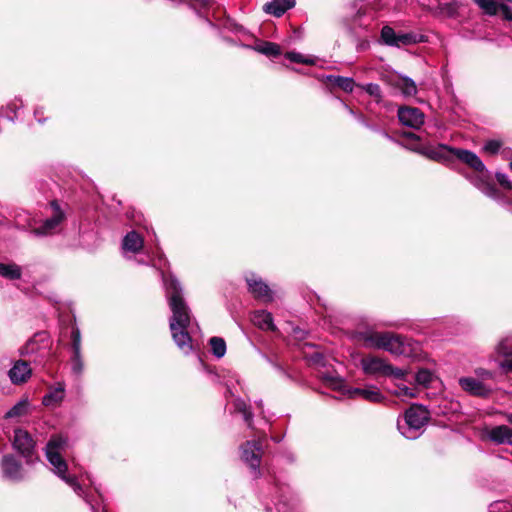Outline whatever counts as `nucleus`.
Returning a JSON list of instances; mask_svg holds the SVG:
<instances>
[{
	"mask_svg": "<svg viewBox=\"0 0 512 512\" xmlns=\"http://www.w3.org/2000/svg\"><path fill=\"white\" fill-rule=\"evenodd\" d=\"M347 394L352 397H361L369 402L379 403L384 399L380 389L376 386H367L365 388L348 389Z\"/></svg>",
	"mask_w": 512,
	"mask_h": 512,
	"instance_id": "a211bd4d",
	"label": "nucleus"
},
{
	"mask_svg": "<svg viewBox=\"0 0 512 512\" xmlns=\"http://www.w3.org/2000/svg\"><path fill=\"white\" fill-rule=\"evenodd\" d=\"M295 6V0H272L266 3L263 10L275 17H281L287 10Z\"/></svg>",
	"mask_w": 512,
	"mask_h": 512,
	"instance_id": "aec40b11",
	"label": "nucleus"
},
{
	"mask_svg": "<svg viewBox=\"0 0 512 512\" xmlns=\"http://www.w3.org/2000/svg\"><path fill=\"white\" fill-rule=\"evenodd\" d=\"M34 446L35 442L27 431L20 428L14 431L13 447L26 459L27 464L33 462Z\"/></svg>",
	"mask_w": 512,
	"mask_h": 512,
	"instance_id": "0eeeda50",
	"label": "nucleus"
},
{
	"mask_svg": "<svg viewBox=\"0 0 512 512\" xmlns=\"http://www.w3.org/2000/svg\"><path fill=\"white\" fill-rule=\"evenodd\" d=\"M64 396L65 386L63 383H58L56 387L43 397L42 403L45 406H56L63 401Z\"/></svg>",
	"mask_w": 512,
	"mask_h": 512,
	"instance_id": "b1692460",
	"label": "nucleus"
},
{
	"mask_svg": "<svg viewBox=\"0 0 512 512\" xmlns=\"http://www.w3.org/2000/svg\"><path fill=\"white\" fill-rule=\"evenodd\" d=\"M52 215L47 218L43 224L32 230V233L37 236H46L55 233L64 220V212L61 210L56 201L51 202Z\"/></svg>",
	"mask_w": 512,
	"mask_h": 512,
	"instance_id": "6e6552de",
	"label": "nucleus"
},
{
	"mask_svg": "<svg viewBox=\"0 0 512 512\" xmlns=\"http://www.w3.org/2000/svg\"><path fill=\"white\" fill-rule=\"evenodd\" d=\"M489 439L497 444L512 445V429L506 425L496 426L490 430Z\"/></svg>",
	"mask_w": 512,
	"mask_h": 512,
	"instance_id": "4be33fe9",
	"label": "nucleus"
},
{
	"mask_svg": "<svg viewBox=\"0 0 512 512\" xmlns=\"http://www.w3.org/2000/svg\"><path fill=\"white\" fill-rule=\"evenodd\" d=\"M499 10L502 11L504 19L512 21V8L505 4H500Z\"/></svg>",
	"mask_w": 512,
	"mask_h": 512,
	"instance_id": "a18cd8bd",
	"label": "nucleus"
},
{
	"mask_svg": "<svg viewBox=\"0 0 512 512\" xmlns=\"http://www.w3.org/2000/svg\"><path fill=\"white\" fill-rule=\"evenodd\" d=\"M470 181L485 195L494 199L499 198L498 189L494 184L488 182L484 175L470 178Z\"/></svg>",
	"mask_w": 512,
	"mask_h": 512,
	"instance_id": "393cba45",
	"label": "nucleus"
},
{
	"mask_svg": "<svg viewBox=\"0 0 512 512\" xmlns=\"http://www.w3.org/2000/svg\"><path fill=\"white\" fill-rule=\"evenodd\" d=\"M361 367L367 375L385 376L388 362L380 357L368 355L361 359Z\"/></svg>",
	"mask_w": 512,
	"mask_h": 512,
	"instance_id": "ddd939ff",
	"label": "nucleus"
},
{
	"mask_svg": "<svg viewBox=\"0 0 512 512\" xmlns=\"http://www.w3.org/2000/svg\"><path fill=\"white\" fill-rule=\"evenodd\" d=\"M399 394L400 395H404V396H409V397H413L414 396V393L411 391V389L406 387V386L399 387Z\"/></svg>",
	"mask_w": 512,
	"mask_h": 512,
	"instance_id": "49530a36",
	"label": "nucleus"
},
{
	"mask_svg": "<svg viewBox=\"0 0 512 512\" xmlns=\"http://www.w3.org/2000/svg\"><path fill=\"white\" fill-rule=\"evenodd\" d=\"M212 353L217 358H222L226 353V343L220 337H212L209 341Z\"/></svg>",
	"mask_w": 512,
	"mask_h": 512,
	"instance_id": "473e14b6",
	"label": "nucleus"
},
{
	"mask_svg": "<svg viewBox=\"0 0 512 512\" xmlns=\"http://www.w3.org/2000/svg\"><path fill=\"white\" fill-rule=\"evenodd\" d=\"M453 151V147L444 144H439L435 147H423L421 150H419V152L427 158L440 162L449 161L451 156H453Z\"/></svg>",
	"mask_w": 512,
	"mask_h": 512,
	"instance_id": "2eb2a0df",
	"label": "nucleus"
},
{
	"mask_svg": "<svg viewBox=\"0 0 512 512\" xmlns=\"http://www.w3.org/2000/svg\"><path fill=\"white\" fill-rule=\"evenodd\" d=\"M253 324L261 330L275 331L276 326L273 322L272 314L265 310H258L252 314L251 318Z\"/></svg>",
	"mask_w": 512,
	"mask_h": 512,
	"instance_id": "412c9836",
	"label": "nucleus"
},
{
	"mask_svg": "<svg viewBox=\"0 0 512 512\" xmlns=\"http://www.w3.org/2000/svg\"><path fill=\"white\" fill-rule=\"evenodd\" d=\"M434 375L428 369H420L415 376V380L418 384L428 387L433 381Z\"/></svg>",
	"mask_w": 512,
	"mask_h": 512,
	"instance_id": "f704fd0d",
	"label": "nucleus"
},
{
	"mask_svg": "<svg viewBox=\"0 0 512 512\" xmlns=\"http://www.w3.org/2000/svg\"><path fill=\"white\" fill-rule=\"evenodd\" d=\"M0 275L11 280L19 279L21 277V268L16 264L0 263Z\"/></svg>",
	"mask_w": 512,
	"mask_h": 512,
	"instance_id": "cd10ccee",
	"label": "nucleus"
},
{
	"mask_svg": "<svg viewBox=\"0 0 512 512\" xmlns=\"http://www.w3.org/2000/svg\"><path fill=\"white\" fill-rule=\"evenodd\" d=\"M406 136H407L408 138H410V139H413V140H417V139H419V137H418L416 134L411 133V132H410V133H407V134H406Z\"/></svg>",
	"mask_w": 512,
	"mask_h": 512,
	"instance_id": "09e8293b",
	"label": "nucleus"
},
{
	"mask_svg": "<svg viewBox=\"0 0 512 512\" xmlns=\"http://www.w3.org/2000/svg\"><path fill=\"white\" fill-rule=\"evenodd\" d=\"M406 373H407L406 370H403V369H400V368H397V367H393L392 365H390L388 363V368L386 370L385 376L386 377H392V378H395V379H403L405 377Z\"/></svg>",
	"mask_w": 512,
	"mask_h": 512,
	"instance_id": "a19ab883",
	"label": "nucleus"
},
{
	"mask_svg": "<svg viewBox=\"0 0 512 512\" xmlns=\"http://www.w3.org/2000/svg\"><path fill=\"white\" fill-rule=\"evenodd\" d=\"M29 408V401L22 399L17 402L10 410L5 414V418L21 417L27 414Z\"/></svg>",
	"mask_w": 512,
	"mask_h": 512,
	"instance_id": "bb28decb",
	"label": "nucleus"
},
{
	"mask_svg": "<svg viewBox=\"0 0 512 512\" xmlns=\"http://www.w3.org/2000/svg\"><path fill=\"white\" fill-rule=\"evenodd\" d=\"M234 409L235 411L241 413L243 415L244 420L247 422L248 426L252 428V418L253 414L250 412L246 402L242 399L237 398L234 401Z\"/></svg>",
	"mask_w": 512,
	"mask_h": 512,
	"instance_id": "7c9ffc66",
	"label": "nucleus"
},
{
	"mask_svg": "<svg viewBox=\"0 0 512 512\" xmlns=\"http://www.w3.org/2000/svg\"><path fill=\"white\" fill-rule=\"evenodd\" d=\"M509 167L512 170V161L510 162Z\"/></svg>",
	"mask_w": 512,
	"mask_h": 512,
	"instance_id": "5fc2aeb1",
	"label": "nucleus"
},
{
	"mask_svg": "<svg viewBox=\"0 0 512 512\" xmlns=\"http://www.w3.org/2000/svg\"><path fill=\"white\" fill-rule=\"evenodd\" d=\"M473 2L477 4L487 15L494 16L499 11L500 4L495 0H473Z\"/></svg>",
	"mask_w": 512,
	"mask_h": 512,
	"instance_id": "2f4dec72",
	"label": "nucleus"
},
{
	"mask_svg": "<svg viewBox=\"0 0 512 512\" xmlns=\"http://www.w3.org/2000/svg\"><path fill=\"white\" fill-rule=\"evenodd\" d=\"M495 352L497 355L505 357L506 359L499 362V367L505 372H512V336L502 339L496 346Z\"/></svg>",
	"mask_w": 512,
	"mask_h": 512,
	"instance_id": "dca6fc26",
	"label": "nucleus"
},
{
	"mask_svg": "<svg viewBox=\"0 0 512 512\" xmlns=\"http://www.w3.org/2000/svg\"><path fill=\"white\" fill-rule=\"evenodd\" d=\"M475 374L478 377V379L481 381L494 378V373L489 370H486L484 368H477L475 370Z\"/></svg>",
	"mask_w": 512,
	"mask_h": 512,
	"instance_id": "37998d69",
	"label": "nucleus"
},
{
	"mask_svg": "<svg viewBox=\"0 0 512 512\" xmlns=\"http://www.w3.org/2000/svg\"><path fill=\"white\" fill-rule=\"evenodd\" d=\"M345 108L349 111V113H350V114L354 115V116L357 118V120H358L359 122H361V123H363L364 125H366L367 127H369V126L365 123L364 117H363L361 114H359V115L355 114V113H354V111H353L352 109H350V108H349L348 106H346V105H345Z\"/></svg>",
	"mask_w": 512,
	"mask_h": 512,
	"instance_id": "de8ad7c7",
	"label": "nucleus"
},
{
	"mask_svg": "<svg viewBox=\"0 0 512 512\" xmlns=\"http://www.w3.org/2000/svg\"><path fill=\"white\" fill-rule=\"evenodd\" d=\"M322 380L327 386L331 387L332 389L341 391L343 393H347V391L345 390L344 380L341 377L331 374H324L322 375Z\"/></svg>",
	"mask_w": 512,
	"mask_h": 512,
	"instance_id": "c756f323",
	"label": "nucleus"
},
{
	"mask_svg": "<svg viewBox=\"0 0 512 512\" xmlns=\"http://www.w3.org/2000/svg\"><path fill=\"white\" fill-rule=\"evenodd\" d=\"M0 466L5 479L17 482L24 478V470L21 463L12 455H4Z\"/></svg>",
	"mask_w": 512,
	"mask_h": 512,
	"instance_id": "1a4fd4ad",
	"label": "nucleus"
},
{
	"mask_svg": "<svg viewBox=\"0 0 512 512\" xmlns=\"http://www.w3.org/2000/svg\"><path fill=\"white\" fill-rule=\"evenodd\" d=\"M458 382L465 392L473 396L487 397L492 392V388L489 385L473 377H461Z\"/></svg>",
	"mask_w": 512,
	"mask_h": 512,
	"instance_id": "9d476101",
	"label": "nucleus"
},
{
	"mask_svg": "<svg viewBox=\"0 0 512 512\" xmlns=\"http://www.w3.org/2000/svg\"><path fill=\"white\" fill-rule=\"evenodd\" d=\"M453 156H455L457 159H459L460 161H462L475 171L482 174L487 173L483 161L479 158V156L476 153L466 149L454 148Z\"/></svg>",
	"mask_w": 512,
	"mask_h": 512,
	"instance_id": "4468645a",
	"label": "nucleus"
},
{
	"mask_svg": "<svg viewBox=\"0 0 512 512\" xmlns=\"http://www.w3.org/2000/svg\"><path fill=\"white\" fill-rule=\"evenodd\" d=\"M211 3H212V0H192L190 5L193 9H196L197 7H200V8L209 7Z\"/></svg>",
	"mask_w": 512,
	"mask_h": 512,
	"instance_id": "c03bdc74",
	"label": "nucleus"
},
{
	"mask_svg": "<svg viewBox=\"0 0 512 512\" xmlns=\"http://www.w3.org/2000/svg\"><path fill=\"white\" fill-rule=\"evenodd\" d=\"M31 369L26 361L18 360L9 370L8 375L13 384L25 383L31 376Z\"/></svg>",
	"mask_w": 512,
	"mask_h": 512,
	"instance_id": "f3484780",
	"label": "nucleus"
},
{
	"mask_svg": "<svg viewBox=\"0 0 512 512\" xmlns=\"http://www.w3.org/2000/svg\"><path fill=\"white\" fill-rule=\"evenodd\" d=\"M510 152H511V150H510V149H504V150L502 151V153H504L505 155H508Z\"/></svg>",
	"mask_w": 512,
	"mask_h": 512,
	"instance_id": "3c124183",
	"label": "nucleus"
},
{
	"mask_svg": "<svg viewBox=\"0 0 512 512\" xmlns=\"http://www.w3.org/2000/svg\"><path fill=\"white\" fill-rule=\"evenodd\" d=\"M68 443L67 439L61 435L52 436L46 445V457L52 466V471L68 484L73 491L90 505L92 512H98L95 505L85 495L82 486L78 483L75 475L67 474V463L63 459L61 453L65 451Z\"/></svg>",
	"mask_w": 512,
	"mask_h": 512,
	"instance_id": "f03ea898",
	"label": "nucleus"
},
{
	"mask_svg": "<svg viewBox=\"0 0 512 512\" xmlns=\"http://www.w3.org/2000/svg\"><path fill=\"white\" fill-rule=\"evenodd\" d=\"M329 79H333L334 84L345 92H352L355 86L354 80L349 77L330 76Z\"/></svg>",
	"mask_w": 512,
	"mask_h": 512,
	"instance_id": "72a5a7b5",
	"label": "nucleus"
},
{
	"mask_svg": "<svg viewBox=\"0 0 512 512\" xmlns=\"http://www.w3.org/2000/svg\"><path fill=\"white\" fill-rule=\"evenodd\" d=\"M257 52L266 56L276 57L281 54L280 46L273 42L263 41L253 47Z\"/></svg>",
	"mask_w": 512,
	"mask_h": 512,
	"instance_id": "a878e982",
	"label": "nucleus"
},
{
	"mask_svg": "<svg viewBox=\"0 0 512 512\" xmlns=\"http://www.w3.org/2000/svg\"><path fill=\"white\" fill-rule=\"evenodd\" d=\"M429 411L421 405H413L405 412L404 423H398V429L407 439H416L429 420Z\"/></svg>",
	"mask_w": 512,
	"mask_h": 512,
	"instance_id": "20e7f679",
	"label": "nucleus"
},
{
	"mask_svg": "<svg viewBox=\"0 0 512 512\" xmlns=\"http://www.w3.org/2000/svg\"><path fill=\"white\" fill-rule=\"evenodd\" d=\"M392 85L399 89L405 97L415 96L418 91L416 83L407 76H397L392 81Z\"/></svg>",
	"mask_w": 512,
	"mask_h": 512,
	"instance_id": "5701e85b",
	"label": "nucleus"
},
{
	"mask_svg": "<svg viewBox=\"0 0 512 512\" xmlns=\"http://www.w3.org/2000/svg\"><path fill=\"white\" fill-rule=\"evenodd\" d=\"M398 119L404 126L419 129L424 123V114L415 107H401L398 110Z\"/></svg>",
	"mask_w": 512,
	"mask_h": 512,
	"instance_id": "9b49d317",
	"label": "nucleus"
},
{
	"mask_svg": "<svg viewBox=\"0 0 512 512\" xmlns=\"http://www.w3.org/2000/svg\"><path fill=\"white\" fill-rule=\"evenodd\" d=\"M143 245V238L135 231L127 233L122 241V248L125 253L137 254L142 250Z\"/></svg>",
	"mask_w": 512,
	"mask_h": 512,
	"instance_id": "6ab92c4d",
	"label": "nucleus"
},
{
	"mask_svg": "<svg viewBox=\"0 0 512 512\" xmlns=\"http://www.w3.org/2000/svg\"><path fill=\"white\" fill-rule=\"evenodd\" d=\"M249 292L258 300L271 302L273 300L272 291L266 283L255 275L246 278Z\"/></svg>",
	"mask_w": 512,
	"mask_h": 512,
	"instance_id": "f8f14e48",
	"label": "nucleus"
},
{
	"mask_svg": "<svg viewBox=\"0 0 512 512\" xmlns=\"http://www.w3.org/2000/svg\"><path fill=\"white\" fill-rule=\"evenodd\" d=\"M262 444L258 440L246 441L241 446V459L251 468L254 477L260 476Z\"/></svg>",
	"mask_w": 512,
	"mask_h": 512,
	"instance_id": "423d86ee",
	"label": "nucleus"
},
{
	"mask_svg": "<svg viewBox=\"0 0 512 512\" xmlns=\"http://www.w3.org/2000/svg\"><path fill=\"white\" fill-rule=\"evenodd\" d=\"M501 148L502 142L500 140L491 139L486 141V143L483 146V151L490 155H495L498 152H500Z\"/></svg>",
	"mask_w": 512,
	"mask_h": 512,
	"instance_id": "e433bc0d",
	"label": "nucleus"
},
{
	"mask_svg": "<svg viewBox=\"0 0 512 512\" xmlns=\"http://www.w3.org/2000/svg\"><path fill=\"white\" fill-rule=\"evenodd\" d=\"M364 342L368 348L383 349L397 356L410 357L419 349L416 341L390 332L370 334L365 337Z\"/></svg>",
	"mask_w": 512,
	"mask_h": 512,
	"instance_id": "7ed1b4c3",
	"label": "nucleus"
},
{
	"mask_svg": "<svg viewBox=\"0 0 512 512\" xmlns=\"http://www.w3.org/2000/svg\"><path fill=\"white\" fill-rule=\"evenodd\" d=\"M322 380L327 386L331 387L332 389L341 391L343 393H347V391L345 390L344 380L341 377L331 374H324L322 375Z\"/></svg>",
	"mask_w": 512,
	"mask_h": 512,
	"instance_id": "c85d7f7f",
	"label": "nucleus"
},
{
	"mask_svg": "<svg viewBox=\"0 0 512 512\" xmlns=\"http://www.w3.org/2000/svg\"><path fill=\"white\" fill-rule=\"evenodd\" d=\"M71 369H72L73 373H75L77 375L82 373V371L84 369V364L82 361L81 352H79V354L73 353V356L71 358Z\"/></svg>",
	"mask_w": 512,
	"mask_h": 512,
	"instance_id": "ea45409f",
	"label": "nucleus"
},
{
	"mask_svg": "<svg viewBox=\"0 0 512 512\" xmlns=\"http://www.w3.org/2000/svg\"><path fill=\"white\" fill-rule=\"evenodd\" d=\"M72 350L74 354L81 352V334L78 327H73L71 331Z\"/></svg>",
	"mask_w": 512,
	"mask_h": 512,
	"instance_id": "4c0bfd02",
	"label": "nucleus"
},
{
	"mask_svg": "<svg viewBox=\"0 0 512 512\" xmlns=\"http://www.w3.org/2000/svg\"><path fill=\"white\" fill-rule=\"evenodd\" d=\"M495 176H496L498 183L503 188H505L507 190L512 189V181L509 179V177L505 173L497 172Z\"/></svg>",
	"mask_w": 512,
	"mask_h": 512,
	"instance_id": "79ce46f5",
	"label": "nucleus"
},
{
	"mask_svg": "<svg viewBox=\"0 0 512 512\" xmlns=\"http://www.w3.org/2000/svg\"><path fill=\"white\" fill-rule=\"evenodd\" d=\"M163 282L172 311L169 321L172 338L177 347L183 353L188 354L193 349L189 331L192 324L191 311L183 298V289L178 280L174 276L165 277L163 275Z\"/></svg>",
	"mask_w": 512,
	"mask_h": 512,
	"instance_id": "f257e3e1",
	"label": "nucleus"
},
{
	"mask_svg": "<svg viewBox=\"0 0 512 512\" xmlns=\"http://www.w3.org/2000/svg\"><path fill=\"white\" fill-rule=\"evenodd\" d=\"M361 88L367 92L370 96L376 98V100L379 102L381 99V89L378 84L375 83H368L361 85Z\"/></svg>",
	"mask_w": 512,
	"mask_h": 512,
	"instance_id": "58836bf2",
	"label": "nucleus"
},
{
	"mask_svg": "<svg viewBox=\"0 0 512 512\" xmlns=\"http://www.w3.org/2000/svg\"><path fill=\"white\" fill-rule=\"evenodd\" d=\"M41 113H42V112H41V109H40V108H37V109L34 111V115H35L36 117H38Z\"/></svg>",
	"mask_w": 512,
	"mask_h": 512,
	"instance_id": "8fccbe9b",
	"label": "nucleus"
},
{
	"mask_svg": "<svg viewBox=\"0 0 512 512\" xmlns=\"http://www.w3.org/2000/svg\"><path fill=\"white\" fill-rule=\"evenodd\" d=\"M285 57L289 59L291 62L302 63L307 65H312L315 63L314 59L311 57H306L297 52H287Z\"/></svg>",
	"mask_w": 512,
	"mask_h": 512,
	"instance_id": "c9c22d12",
	"label": "nucleus"
},
{
	"mask_svg": "<svg viewBox=\"0 0 512 512\" xmlns=\"http://www.w3.org/2000/svg\"><path fill=\"white\" fill-rule=\"evenodd\" d=\"M383 135H384L386 138H389V139H390V136H389L386 132H383Z\"/></svg>",
	"mask_w": 512,
	"mask_h": 512,
	"instance_id": "864d4df0",
	"label": "nucleus"
},
{
	"mask_svg": "<svg viewBox=\"0 0 512 512\" xmlns=\"http://www.w3.org/2000/svg\"><path fill=\"white\" fill-rule=\"evenodd\" d=\"M421 41L422 37L418 34L413 32L396 33L395 30L389 25L382 27L379 40L381 44L397 48L413 45Z\"/></svg>",
	"mask_w": 512,
	"mask_h": 512,
	"instance_id": "39448f33",
	"label": "nucleus"
},
{
	"mask_svg": "<svg viewBox=\"0 0 512 512\" xmlns=\"http://www.w3.org/2000/svg\"><path fill=\"white\" fill-rule=\"evenodd\" d=\"M508 421L512 424V414L508 416Z\"/></svg>",
	"mask_w": 512,
	"mask_h": 512,
	"instance_id": "603ef678",
	"label": "nucleus"
}]
</instances>
